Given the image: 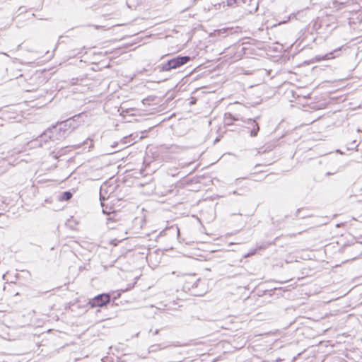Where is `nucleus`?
Here are the masks:
<instances>
[{"label":"nucleus","mask_w":362,"mask_h":362,"mask_svg":"<svg viewBox=\"0 0 362 362\" xmlns=\"http://www.w3.org/2000/svg\"><path fill=\"white\" fill-rule=\"evenodd\" d=\"M111 244L113 245V246H116L117 245V240H112L111 241Z\"/></svg>","instance_id":"obj_19"},{"label":"nucleus","mask_w":362,"mask_h":362,"mask_svg":"<svg viewBox=\"0 0 362 362\" xmlns=\"http://www.w3.org/2000/svg\"><path fill=\"white\" fill-rule=\"evenodd\" d=\"M241 120L246 124V127L250 129V136L252 137L256 136L259 131V124L256 121L252 119H247L245 120L241 119Z\"/></svg>","instance_id":"obj_6"},{"label":"nucleus","mask_w":362,"mask_h":362,"mask_svg":"<svg viewBox=\"0 0 362 362\" xmlns=\"http://www.w3.org/2000/svg\"><path fill=\"white\" fill-rule=\"evenodd\" d=\"M300 209H298L296 210V214H295L296 218L300 217ZM309 216H310V215H304V216H300V218H304L305 217H309Z\"/></svg>","instance_id":"obj_16"},{"label":"nucleus","mask_w":362,"mask_h":362,"mask_svg":"<svg viewBox=\"0 0 362 362\" xmlns=\"http://www.w3.org/2000/svg\"><path fill=\"white\" fill-rule=\"evenodd\" d=\"M81 115L78 114L62 122L57 127V131L62 132V134L59 135L57 139H61L62 138L65 137L74 129L78 127L82 122V121H81Z\"/></svg>","instance_id":"obj_1"},{"label":"nucleus","mask_w":362,"mask_h":362,"mask_svg":"<svg viewBox=\"0 0 362 362\" xmlns=\"http://www.w3.org/2000/svg\"><path fill=\"white\" fill-rule=\"evenodd\" d=\"M224 119H225V122H226V124L227 125L232 124L233 121H238V120H240V119L238 117H236L233 116L230 112H228V113L225 114Z\"/></svg>","instance_id":"obj_9"},{"label":"nucleus","mask_w":362,"mask_h":362,"mask_svg":"<svg viewBox=\"0 0 362 362\" xmlns=\"http://www.w3.org/2000/svg\"><path fill=\"white\" fill-rule=\"evenodd\" d=\"M3 289H4V291H6V286H4Z\"/></svg>","instance_id":"obj_25"},{"label":"nucleus","mask_w":362,"mask_h":362,"mask_svg":"<svg viewBox=\"0 0 362 362\" xmlns=\"http://www.w3.org/2000/svg\"><path fill=\"white\" fill-rule=\"evenodd\" d=\"M159 252H161V255L164 254V252H163L164 250H148V253H146V259H147V261H149V260L151 261L154 255H159Z\"/></svg>","instance_id":"obj_10"},{"label":"nucleus","mask_w":362,"mask_h":362,"mask_svg":"<svg viewBox=\"0 0 362 362\" xmlns=\"http://www.w3.org/2000/svg\"><path fill=\"white\" fill-rule=\"evenodd\" d=\"M57 132V127H54L53 129H47L45 131L43 134H42L38 139H37V141L40 143V146H42V142H47L49 140H54V134Z\"/></svg>","instance_id":"obj_5"},{"label":"nucleus","mask_w":362,"mask_h":362,"mask_svg":"<svg viewBox=\"0 0 362 362\" xmlns=\"http://www.w3.org/2000/svg\"><path fill=\"white\" fill-rule=\"evenodd\" d=\"M175 230H176L177 235H179L180 234V229H179V228L177 226H175Z\"/></svg>","instance_id":"obj_20"},{"label":"nucleus","mask_w":362,"mask_h":362,"mask_svg":"<svg viewBox=\"0 0 362 362\" xmlns=\"http://www.w3.org/2000/svg\"><path fill=\"white\" fill-rule=\"evenodd\" d=\"M1 339H4L8 340V341L11 340L8 334H7V337H6L3 334H1Z\"/></svg>","instance_id":"obj_18"},{"label":"nucleus","mask_w":362,"mask_h":362,"mask_svg":"<svg viewBox=\"0 0 362 362\" xmlns=\"http://www.w3.org/2000/svg\"><path fill=\"white\" fill-rule=\"evenodd\" d=\"M332 173H327V175H332Z\"/></svg>","instance_id":"obj_26"},{"label":"nucleus","mask_w":362,"mask_h":362,"mask_svg":"<svg viewBox=\"0 0 362 362\" xmlns=\"http://www.w3.org/2000/svg\"><path fill=\"white\" fill-rule=\"evenodd\" d=\"M159 333V329H156L155 332H153V334H158Z\"/></svg>","instance_id":"obj_21"},{"label":"nucleus","mask_w":362,"mask_h":362,"mask_svg":"<svg viewBox=\"0 0 362 362\" xmlns=\"http://www.w3.org/2000/svg\"><path fill=\"white\" fill-rule=\"evenodd\" d=\"M311 259V257L309 255H308L306 257L303 258V259Z\"/></svg>","instance_id":"obj_22"},{"label":"nucleus","mask_w":362,"mask_h":362,"mask_svg":"<svg viewBox=\"0 0 362 362\" xmlns=\"http://www.w3.org/2000/svg\"><path fill=\"white\" fill-rule=\"evenodd\" d=\"M166 346H165V348ZM164 349V347H161L160 346V344H153V345H151L149 346L148 348V352L149 353H151V352H156L158 350H161Z\"/></svg>","instance_id":"obj_12"},{"label":"nucleus","mask_w":362,"mask_h":362,"mask_svg":"<svg viewBox=\"0 0 362 362\" xmlns=\"http://www.w3.org/2000/svg\"><path fill=\"white\" fill-rule=\"evenodd\" d=\"M168 55L162 56V59L167 57Z\"/></svg>","instance_id":"obj_27"},{"label":"nucleus","mask_w":362,"mask_h":362,"mask_svg":"<svg viewBox=\"0 0 362 362\" xmlns=\"http://www.w3.org/2000/svg\"><path fill=\"white\" fill-rule=\"evenodd\" d=\"M72 193L69 191H66L62 193L60 195L59 199L60 201H68L71 199L72 197Z\"/></svg>","instance_id":"obj_11"},{"label":"nucleus","mask_w":362,"mask_h":362,"mask_svg":"<svg viewBox=\"0 0 362 362\" xmlns=\"http://www.w3.org/2000/svg\"><path fill=\"white\" fill-rule=\"evenodd\" d=\"M184 255L187 256L191 258H193V259H197V260H199V261L206 260L205 257L202 255H197V257H194L193 255H185V254Z\"/></svg>","instance_id":"obj_13"},{"label":"nucleus","mask_w":362,"mask_h":362,"mask_svg":"<svg viewBox=\"0 0 362 362\" xmlns=\"http://www.w3.org/2000/svg\"><path fill=\"white\" fill-rule=\"evenodd\" d=\"M191 60L189 56H177L168 59L166 62L163 63L158 66V69L160 72L161 71H170L173 69H177Z\"/></svg>","instance_id":"obj_2"},{"label":"nucleus","mask_w":362,"mask_h":362,"mask_svg":"<svg viewBox=\"0 0 362 362\" xmlns=\"http://www.w3.org/2000/svg\"><path fill=\"white\" fill-rule=\"evenodd\" d=\"M255 252H256V250H252L251 252H248L247 254L243 255V257L245 258V257H247L249 256L253 255L255 254Z\"/></svg>","instance_id":"obj_17"},{"label":"nucleus","mask_w":362,"mask_h":362,"mask_svg":"<svg viewBox=\"0 0 362 362\" xmlns=\"http://www.w3.org/2000/svg\"><path fill=\"white\" fill-rule=\"evenodd\" d=\"M115 189V186L108 185L107 182L102 185L100 187V199L101 202L104 201L107 198L109 197V195H107V194H112L114 192ZM102 205L103 204V202H101Z\"/></svg>","instance_id":"obj_7"},{"label":"nucleus","mask_w":362,"mask_h":362,"mask_svg":"<svg viewBox=\"0 0 362 362\" xmlns=\"http://www.w3.org/2000/svg\"><path fill=\"white\" fill-rule=\"evenodd\" d=\"M111 296L108 293L98 294L89 300L88 305L90 308L103 307L110 302Z\"/></svg>","instance_id":"obj_3"},{"label":"nucleus","mask_w":362,"mask_h":362,"mask_svg":"<svg viewBox=\"0 0 362 362\" xmlns=\"http://www.w3.org/2000/svg\"><path fill=\"white\" fill-rule=\"evenodd\" d=\"M216 251H217V250H211V252H211V253H213V252H216Z\"/></svg>","instance_id":"obj_23"},{"label":"nucleus","mask_w":362,"mask_h":362,"mask_svg":"<svg viewBox=\"0 0 362 362\" xmlns=\"http://www.w3.org/2000/svg\"><path fill=\"white\" fill-rule=\"evenodd\" d=\"M7 276H8V274L6 273V274H4V275L1 276V278L3 279V280L6 281V284H8V286H11V284L14 283V281H11V283H9V282H8V279H7Z\"/></svg>","instance_id":"obj_15"},{"label":"nucleus","mask_w":362,"mask_h":362,"mask_svg":"<svg viewBox=\"0 0 362 362\" xmlns=\"http://www.w3.org/2000/svg\"><path fill=\"white\" fill-rule=\"evenodd\" d=\"M1 114H3V115H5V111H3V110H1Z\"/></svg>","instance_id":"obj_24"},{"label":"nucleus","mask_w":362,"mask_h":362,"mask_svg":"<svg viewBox=\"0 0 362 362\" xmlns=\"http://www.w3.org/2000/svg\"><path fill=\"white\" fill-rule=\"evenodd\" d=\"M358 146V144H356V141H353L349 146L348 149H355Z\"/></svg>","instance_id":"obj_14"},{"label":"nucleus","mask_w":362,"mask_h":362,"mask_svg":"<svg viewBox=\"0 0 362 362\" xmlns=\"http://www.w3.org/2000/svg\"><path fill=\"white\" fill-rule=\"evenodd\" d=\"M63 246H66V247H69L70 249H78L79 247H82L79 244V243H78L77 241H76L73 239L68 240L66 241V243L63 244Z\"/></svg>","instance_id":"obj_8"},{"label":"nucleus","mask_w":362,"mask_h":362,"mask_svg":"<svg viewBox=\"0 0 362 362\" xmlns=\"http://www.w3.org/2000/svg\"><path fill=\"white\" fill-rule=\"evenodd\" d=\"M185 277L184 288L190 290L193 288H197L199 283L201 281L200 278H196V274H183Z\"/></svg>","instance_id":"obj_4"}]
</instances>
